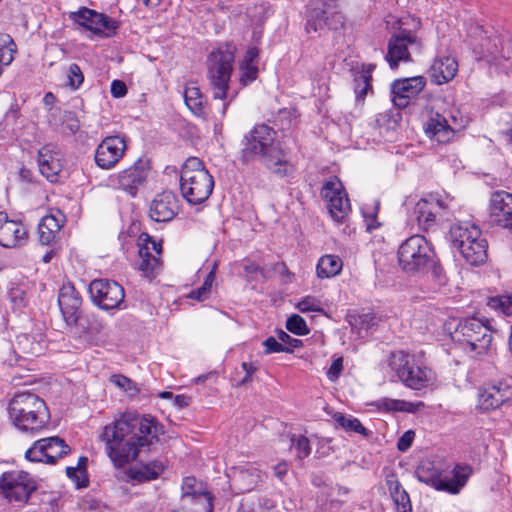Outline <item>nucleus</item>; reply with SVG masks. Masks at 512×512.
I'll return each instance as SVG.
<instances>
[{
  "label": "nucleus",
  "mask_w": 512,
  "mask_h": 512,
  "mask_svg": "<svg viewBox=\"0 0 512 512\" xmlns=\"http://www.w3.org/2000/svg\"><path fill=\"white\" fill-rule=\"evenodd\" d=\"M160 430L154 417L124 412L103 427L99 440L113 465L122 468L134 461L141 449L157 442Z\"/></svg>",
  "instance_id": "nucleus-1"
},
{
  "label": "nucleus",
  "mask_w": 512,
  "mask_h": 512,
  "mask_svg": "<svg viewBox=\"0 0 512 512\" xmlns=\"http://www.w3.org/2000/svg\"><path fill=\"white\" fill-rule=\"evenodd\" d=\"M276 136L277 132L270 126L255 125L242 140L241 159L248 162L258 157L272 174L283 178L293 173L294 166Z\"/></svg>",
  "instance_id": "nucleus-2"
},
{
  "label": "nucleus",
  "mask_w": 512,
  "mask_h": 512,
  "mask_svg": "<svg viewBox=\"0 0 512 512\" xmlns=\"http://www.w3.org/2000/svg\"><path fill=\"white\" fill-rule=\"evenodd\" d=\"M8 411L15 427L23 432L37 433L44 429L50 420L46 403L36 394L27 391L14 395Z\"/></svg>",
  "instance_id": "nucleus-3"
},
{
  "label": "nucleus",
  "mask_w": 512,
  "mask_h": 512,
  "mask_svg": "<svg viewBox=\"0 0 512 512\" xmlns=\"http://www.w3.org/2000/svg\"><path fill=\"white\" fill-rule=\"evenodd\" d=\"M236 47L224 43L212 50L206 59L207 78L213 91L214 99L227 97L229 82L234 68Z\"/></svg>",
  "instance_id": "nucleus-4"
},
{
  "label": "nucleus",
  "mask_w": 512,
  "mask_h": 512,
  "mask_svg": "<svg viewBox=\"0 0 512 512\" xmlns=\"http://www.w3.org/2000/svg\"><path fill=\"white\" fill-rule=\"evenodd\" d=\"M214 187L213 177L197 157L188 158L181 167L180 190L191 204H200L208 199Z\"/></svg>",
  "instance_id": "nucleus-5"
},
{
  "label": "nucleus",
  "mask_w": 512,
  "mask_h": 512,
  "mask_svg": "<svg viewBox=\"0 0 512 512\" xmlns=\"http://www.w3.org/2000/svg\"><path fill=\"white\" fill-rule=\"evenodd\" d=\"M435 251L432 244L422 235L407 238L398 248L400 267L410 274L428 272L434 264Z\"/></svg>",
  "instance_id": "nucleus-6"
},
{
  "label": "nucleus",
  "mask_w": 512,
  "mask_h": 512,
  "mask_svg": "<svg viewBox=\"0 0 512 512\" xmlns=\"http://www.w3.org/2000/svg\"><path fill=\"white\" fill-rule=\"evenodd\" d=\"M471 474L468 466L457 465L452 470L440 471L431 463L422 464L416 470L419 481L429 484L437 490L457 494L466 485Z\"/></svg>",
  "instance_id": "nucleus-7"
},
{
  "label": "nucleus",
  "mask_w": 512,
  "mask_h": 512,
  "mask_svg": "<svg viewBox=\"0 0 512 512\" xmlns=\"http://www.w3.org/2000/svg\"><path fill=\"white\" fill-rule=\"evenodd\" d=\"M387 367L408 388L420 390L429 382V370L415 364L414 359L403 351L392 352Z\"/></svg>",
  "instance_id": "nucleus-8"
},
{
  "label": "nucleus",
  "mask_w": 512,
  "mask_h": 512,
  "mask_svg": "<svg viewBox=\"0 0 512 512\" xmlns=\"http://www.w3.org/2000/svg\"><path fill=\"white\" fill-rule=\"evenodd\" d=\"M36 489L35 481L25 471H8L0 476V497L10 504H26Z\"/></svg>",
  "instance_id": "nucleus-9"
},
{
  "label": "nucleus",
  "mask_w": 512,
  "mask_h": 512,
  "mask_svg": "<svg viewBox=\"0 0 512 512\" xmlns=\"http://www.w3.org/2000/svg\"><path fill=\"white\" fill-rule=\"evenodd\" d=\"M450 240L464 260L473 267L480 264V228L474 224L464 222L450 228Z\"/></svg>",
  "instance_id": "nucleus-10"
},
{
  "label": "nucleus",
  "mask_w": 512,
  "mask_h": 512,
  "mask_svg": "<svg viewBox=\"0 0 512 512\" xmlns=\"http://www.w3.org/2000/svg\"><path fill=\"white\" fill-rule=\"evenodd\" d=\"M341 0H317L309 10L306 30L317 32L325 27L338 30L344 25V16L339 11Z\"/></svg>",
  "instance_id": "nucleus-11"
},
{
  "label": "nucleus",
  "mask_w": 512,
  "mask_h": 512,
  "mask_svg": "<svg viewBox=\"0 0 512 512\" xmlns=\"http://www.w3.org/2000/svg\"><path fill=\"white\" fill-rule=\"evenodd\" d=\"M422 42L410 30L402 29L393 34L388 41L386 61L392 69L398 67L400 62H410L412 53H420Z\"/></svg>",
  "instance_id": "nucleus-12"
},
{
  "label": "nucleus",
  "mask_w": 512,
  "mask_h": 512,
  "mask_svg": "<svg viewBox=\"0 0 512 512\" xmlns=\"http://www.w3.org/2000/svg\"><path fill=\"white\" fill-rule=\"evenodd\" d=\"M70 19L94 34L103 37L115 35L119 27L116 20L86 7H82L76 12H71Z\"/></svg>",
  "instance_id": "nucleus-13"
},
{
  "label": "nucleus",
  "mask_w": 512,
  "mask_h": 512,
  "mask_svg": "<svg viewBox=\"0 0 512 512\" xmlns=\"http://www.w3.org/2000/svg\"><path fill=\"white\" fill-rule=\"evenodd\" d=\"M92 301L103 310L119 308L124 302V288L115 281L95 279L89 285Z\"/></svg>",
  "instance_id": "nucleus-14"
},
{
  "label": "nucleus",
  "mask_w": 512,
  "mask_h": 512,
  "mask_svg": "<svg viewBox=\"0 0 512 512\" xmlns=\"http://www.w3.org/2000/svg\"><path fill=\"white\" fill-rule=\"evenodd\" d=\"M69 452L70 448L64 440L54 436L37 440L33 446L26 451L25 457L31 462L55 464L59 458H62Z\"/></svg>",
  "instance_id": "nucleus-15"
},
{
  "label": "nucleus",
  "mask_w": 512,
  "mask_h": 512,
  "mask_svg": "<svg viewBox=\"0 0 512 512\" xmlns=\"http://www.w3.org/2000/svg\"><path fill=\"white\" fill-rule=\"evenodd\" d=\"M321 193L327 201V208L332 218L342 221L348 215L351 207L341 181L337 177L330 178L324 183Z\"/></svg>",
  "instance_id": "nucleus-16"
},
{
  "label": "nucleus",
  "mask_w": 512,
  "mask_h": 512,
  "mask_svg": "<svg viewBox=\"0 0 512 512\" xmlns=\"http://www.w3.org/2000/svg\"><path fill=\"white\" fill-rule=\"evenodd\" d=\"M488 215L492 223L512 234V194L504 190L492 192L488 203Z\"/></svg>",
  "instance_id": "nucleus-17"
},
{
  "label": "nucleus",
  "mask_w": 512,
  "mask_h": 512,
  "mask_svg": "<svg viewBox=\"0 0 512 512\" xmlns=\"http://www.w3.org/2000/svg\"><path fill=\"white\" fill-rule=\"evenodd\" d=\"M126 149L127 144L124 137L108 136L96 148L95 163L101 169H111L123 157Z\"/></svg>",
  "instance_id": "nucleus-18"
},
{
  "label": "nucleus",
  "mask_w": 512,
  "mask_h": 512,
  "mask_svg": "<svg viewBox=\"0 0 512 512\" xmlns=\"http://www.w3.org/2000/svg\"><path fill=\"white\" fill-rule=\"evenodd\" d=\"M162 244L150 236H146L143 244L139 247L138 270L145 277L152 278L161 267Z\"/></svg>",
  "instance_id": "nucleus-19"
},
{
  "label": "nucleus",
  "mask_w": 512,
  "mask_h": 512,
  "mask_svg": "<svg viewBox=\"0 0 512 512\" xmlns=\"http://www.w3.org/2000/svg\"><path fill=\"white\" fill-rule=\"evenodd\" d=\"M147 175V162L138 159L132 166L119 172L115 179L112 178V182L116 181L119 189L135 196L138 188L146 181Z\"/></svg>",
  "instance_id": "nucleus-20"
},
{
  "label": "nucleus",
  "mask_w": 512,
  "mask_h": 512,
  "mask_svg": "<svg viewBox=\"0 0 512 512\" xmlns=\"http://www.w3.org/2000/svg\"><path fill=\"white\" fill-rule=\"evenodd\" d=\"M426 81L422 76L397 79L391 84L392 101L398 108L408 106L411 98L417 96L425 87Z\"/></svg>",
  "instance_id": "nucleus-21"
},
{
  "label": "nucleus",
  "mask_w": 512,
  "mask_h": 512,
  "mask_svg": "<svg viewBox=\"0 0 512 512\" xmlns=\"http://www.w3.org/2000/svg\"><path fill=\"white\" fill-rule=\"evenodd\" d=\"M61 157L59 148L53 144L44 145L38 151L39 171L51 183L58 181L59 173L62 171Z\"/></svg>",
  "instance_id": "nucleus-22"
},
{
  "label": "nucleus",
  "mask_w": 512,
  "mask_h": 512,
  "mask_svg": "<svg viewBox=\"0 0 512 512\" xmlns=\"http://www.w3.org/2000/svg\"><path fill=\"white\" fill-rule=\"evenodd\" d=\"M179 208V199L176 194L164 191L151 202L149 216L156 222H169L177 215Z\"/></svg>",
  "instance_id": "nucleus-23"
},
{
  "label": "nucleus",
  "mask_w": 512,
  "mask_h": 512,
  "mask_svg": "<svg viewBox=\"0 0 512 512\" xmlns=\"http://www.w3.org/2000/svg\"><path fill=\"white\" fill-rule=\"evenodd\" d=\"M512 399V384L505 380L487 382L482 389V410L499 408Z\"/></svg>",
  "instance_id": "nucleus-24"
},
{
  "label": "nucleus",
  "mask_w": 512,
  "mask_h": 512,
  "mask_svg": "<svg viewBox=\"0 0 512 512\" xmlns=\"http://www.w3.org/2000/svg\"><path fill=\"white\" fill-rule=\"evenodd\" d=\"M58 304L65 322L68 325L77 324L82 298L74 286L65 284L61 287L58 295Z\"/></svg>",
  "instance_id": "nucleus-25"
},
{
  "label": "nucleus",
  "mask_w": 512,
  "mask_h": 512,
  "mask_svg": "<svg viewBox=\"0 0 512 512\" xmlns=\"http://www.w3.org/2000/svg\"><path fill=\"white\" fill-rule=\"evenodd\" d=\"M26 240L25 226L21 222L8 219L5 213L0 212V245L14 248L23 245Z\"/></svg>",
  "instance_id": "nucleus-26"
},
{
  "label": "nucleus",
  "mask_w": 512,
  "mask_h": 512,
  "mask_svg": "<svg viewBox=\"0 0 512 512\" xmlns=\"http://www.w3.org/2000/svg\"><path fill=\"white\" fill-rule=\"evenodd\" d=\"M447 208V204L437 196L420 199L415 207L414 214L419 226L424 230L430 228L435 222L436 215Z\"/></svg>",
  "instance_id": "nucleus-27"
},
{
  "label": "nucleus",
  "mask_w": 512,
  "mask_h": 512,
  "mask_svg": "<svg viewBox=\"0 0 512 512\" xmlns=\"http://www.w3.org/2000/svg\"><path fill=\"white\" fill-rule=\"evenodd\" d=\"M458 71V62L450 56H440L434 59L428 73L436 85L451 81Z\"/></svg>",
  "instance_id": "nucleus-28"
},
{
  "label": "nucleus",
  "mask_w": 512,
  "mask_h": 512,
  "mask_svg": "<svg viewBox=\"0 0 512 512\" xmlns=\"http://www.w3.org/2000/svg\"><path fill=\"white\" fill-rule=\"evenodd\" d=\"M424 130L431 139L438 143H447L454 134L445 117L438 113L430 116L424 125Z\"/></svg>",
  "instance_id": "nucleus-29"
},
{
  "label": "nucleus",
  "mask_w": 512,
  "mask_h": 512,
  "mask_svg": "<svg viewBox=\"0 0 512 512\" xmlns=\"http://www.w3.org/2000/svg\"><path fill=\"white\" fill-rule=\"evenodd\" d=\"M64 215L49 214L44 216L38 224L39 241L43 245H49L56 238L57 233L64 223Z\"/></svg>",
  "instance_id": "nucleus-30"
},
{
  "label": "nucleus",
  "mask_w": 512,
  "mask_h": 512,
  "mask_svg": "<svg viewBox=\"0 0 512 512\" xmlns=\"http://www.w3.org/2000/svg\"><path fill=\"white\" fill-rule=\"evenodd\" d=\"M196 479L187 477L183 481L182 489L183 497L191 499L196 505H200L201 509H195L194 512H213V497L209 492H197L194 489Z\"/></svg>",
  "instance_id": "nucleus-31"
},
{
  "label": "nucleus",
  "mask_w": 512,
  "mask_h": 512,
  "mask_svg": "<svg viewBox=\"0 0 512 512\" xmlns=\"http://www.w3.org/2000/svg\"><path fill=\"white\" fill-rule=\"evenodd\" d=\"M184 100L189 110L195 116L203 118L206 116L204 96L199 87L193 83L187 84L184 90Z\"/></svg>",
  "instance_id": "nucleus-32"
},
{
  "label": "nucleus",
  "mask_w": 512,
  "mask_h": 512,
  "mask_svg": "<svg viewBox=\"0 0 512 512\" xmlns=\"http://www.w3.org/2000/svg\"><path fill=\"white\" fill-rule=\"evenodd\" d=\"M343 262L336 255H324L320 257L316 267V273L319 278L335 277L342 271Z\"/></svg>",
  "instance_id": "nucleus-33"
},
{
  "label": "nucleus",
  "mask_w": 512,
  "mask_h": 512,
  "mask_svg": "<svg viewBox=\"0 0 512 512\" xmlns=\"http://www.w3.org/2000/svg\"><path fill=\"white\" fill-rule=\"evenodd\" d=\"M375 69L374 64L363 65L360 72L355 75V87L354 91L356 94V99L358 101H363L368 93V91L372 90V72Z\"/></svg>",
  "instance_id": "nucleus-34"
},
{
  "label": "nucleus",
  "mask_w": 512,
  "mask_h": 512,
  "mask_svg": "<svg viewBox=\"0 0 512 512\" xmlns=\"http://www.w3.org/2000/svg\"><path fill=\"white\" fill-rule=\"evenodd\" d=\"M164 471V465L160 461L143 464L130 470V476L138 482H146L157 479Z\"/></svg>",
  "instance_id": "nucleus-35"
},
{
  "label": "nucleus",
  "mask_w": 512,
  "mask_h": 512,
  "mask_svg": "<svg viewBox=\"0 0 512 512\" xmlns=\"http://www.w3.org/2000/svg\"><path fill=\"white\" fill-rule=\"evenodd\" d=\"M458 329L464 337L463 340L470 346V350H476L477 343L480 341L478 336L480 331V319L476 317L467 318L463 323L459 324Z\"/></svg>",
  "instance_id": "nucleus-36"
},
{
  "label": "nucleus",
  "mask_w": 512,
  "mask_h": 512,
  "mask_svg": "<svg viewBox=\"0 0 512 512\" xmlns=\"http://www.w3.org/2000/svg\"><path fill=\"white\" fill-rule=\"evenodd\" d=\"M43 335H30L22 334L17 337V345L19 350L27 355H39L42 353L43 346Z\"/></svg>",
  "instance_id": "nucleus-37"
},
{
  "label": "nucleus",
  "mask_w": 512,
  "mask_h": 512,
  "mask_svg": "<svg viewBox=\"0 0 512 512\" xmlns=\"http://www.w3.org/2000/svg\"><path fill=\"white\" fill-rule=\"evenodd\" d=\"M418 406H423L422 402H418L416 404L404 401V400H398V399H390V398H383L377 401V407L380 410L389 412V411H399V412H409L413 413L416 411V408Z\"/></svg>",
  "instance_id": "nucleus-38"
},
{
  "label": "nucleus",
  "mask_w": 512,
  "mask_h": 512,
  "mask_svg": "<svg viewBox=\"0 0 512 512\" xmlns=\"http://www.w3.org/2000/svg\"><path fill=\"white\" fill-rule=\"evenodd\" d=\"M333 419L338 426L347 432H355L364 436L368 435L367 429L355 417H346L344 414L338 412L334 414Z\"/></svg>",
  "instance_id": "nucleus-39"
},
{
  "label": "nucleus",
  "mask_w": 512,
  "mask_h": 512,
  "mask_svg": "<svg viewBox=\"0 0 512 512\" xmlns=\"http://www.w3.org/2000/svg\"><path fill=\"white\" fill-rule=\"evenodd\" d=\"M286 329L299 336H303L309 333L306 321L298 314L290 316L286 321Z\"/></svg>",
  "instance_id": "nucleus-40"
},
{
  "label": "nucleus",
  "mask_w": 512,
  "mask_h": 512,
  "mask_svg": "<svg viewBox=\"0 0 512 512\" xmlns=\"http://www.w3.org/2000/svg\"><path fill=\"white\" fill-rule=\"evenodd\" d=\"M487 305L495 310H500L505 315H512V294L491 298Z\"/></svg>",
  "instance_id": "nucleus-41"
},
{
  "label": "nucleus",
  "mask_w": 512,
  "mask_h": 512,
  "mask_svg": "<svg viewBox=\"0 0 512 512\" xmlns=\"http://www.w3.org/2000/svg\"><path fill=\"white\" fill-rule=\"evenodd\" d=\"M67 86L71 90H77L84 81V75L79 65L70 64L67 69Z\"/></svg>",
  "instance_id": "nucleus-42"
},
{
  "label": "nucleus",
  "mask_w": 512,
  "mask_h": 512,
  "mask_svg": "<svg viewBox=\"0 0 512 512\" xmlns=\"http://www.w3.org/2000/svg\"><path fill=\"white\" fill-rule=\"evenodd\" d=\"M301 312H321L323 311L322 303L314 296L304 297L297 305Z\"/></svg>",
  "instance_id": "nucleus-43"
},
{
  "label": "nucleus",
  "mask_w": 512,
  "mask_h": 512,
  "mask_svg": "<svg viewBox=\"0 0 512 512\" xmlns=\"http://www.w3.org/2000/svg\"><path fill=\"white\" fill-rule=\"evenodd\" d=\"M240 82L243 86L248 85L252 81H254L258 74V68L256 65L251 63H241L240 65Z\"/></svg>",
  "instance_id": "nucleus-44"
},
{
  "label": "nucleus",
  "mask_w": 512,
  "mask_h": 512,
  "mask_svg": "<svg viewBox=\"0 0 512 512\" xmlns=\"http://www.w3.org/2000/svg\"><path fill=\"white\" fill-rule=\"evenodd\" d=\"M292 445L295 446L297 450V457L299 459H304L308 457L311 453V446L309 439L305 436H299L295 438L294 436L291 438Z\"/></svg>",
  "instance_id": "nucleus-45"
},
{
  "label": "nucleus",
  "mask_w": 512,
  "mask_h": 512,
  "mask_svg": "<svg viewBox=\"0 0 512 512\" xmlns=\"http://www.w3.org/2000/svg\"><path fill=\"white\" fill-rule=\"evenodd\" d=\"M263 346L265 347L264 354H271V353H291V349L287 348L285 345H283L281 342H278L274 337H268L266 340L263 341Z\"/></svg>",
  "instance_id": "nucleus-46"
},
{
  "label": "nucleus",
  "mask_w": 512,
  "mask_h": 512,
  "mask_svg": "<svg viewBox=\"0 0 512 512\" xmlns=\"http://www.w3.org/2000/svg\"><path fill=\"white\" fill-rule=\"evenodd\" d=\"M66 474L72 481L75 482L77 488H83L88 485V480L81 472L80 467H67Z\"/></svg>",
  "instance_id": "nucleus-47"
},
{
  "label": "nucleus",
  "mask_w": 512,
  "mask_h": 512,
  "mask_svg": "<svg viewBox=\"0 0 512 512\" xmlns=\"http://www.w3.org/2000/svg\"><path fill=\"white\" fill-rule=\"evenodd\" d=\"M392 499L396 506L397 512H412L410 497L406 491L393 497Z\"/></svg>",
  "instance_id": "nucleus-48"
},
{
  "label": "nucleus",
  "mask_w": 512,
  "mask_h": 512,
  "mask_svg": "<svg viewBox=\"0 0 512 512\" xmlns=\"http://www.w3.org/2000/svg\"><path fill=\"white\" fill-rule=\"evenodd\" d=\"M110 382L113 383L115 386L123 389L126 392L135 391L136 388L128 377L120 374H114L110 377Z\"/></svg>",
  "instance_id": "nucleus-49"
},
{
  "label": "nucleus",
  "mask_w": 512,
  "mask_h": 512,
  "mask_svg": "<svg viewBox=\"0 0 512 512\" xmlns=\"http://www.w3.org/2000/svg\"><path fill=\"white\" fill-rule=\"evenodd\" d=\"M241 368L244 370V377L238 382V386H245L252 382V376L258 371V366L253 362H243Z\"/></svg>",
  "instance_id": "nucleus-50"
},
{
  "label": "nucleus",
  "mask_w": 512,
  "mask_h": 512,
  "mask_svg": "<svg viewBox=\"0 0 512 512\" xmlns=\"http://www.w3.org/2000/svg\"><path fill=\"white\" fill-rule=\"evenodd\" d=\"M386 485L388 487L391 498L400 495L402 494V492L406 491L405 489H403L402 485L400 484L395 474H390L386 477Z\"/></svg>",
  "instance_id": "nucleus-51"
},
{
  "label": "nucleus",
  "mask_w": 512,
  "mask_h": 512,
  "mask_svg": "<svg viewBox=\"0 0 512 512\" xmlns=\"http://www.w3.org/2000/svg\"><path fill=\"white\" fill-rule=\"evenodd\" d=\"M343 369V358H335L327 371V377L330 381H336Z\"/></svg>",
  "instance_id": "nucleus-52"
},
{
  "label": "nucleus",
  "mask_w": 512,
  "mask_h": 512,
  "mask_svg": "<svg viewBox=\"0 0 512 512\" xmlns=\"http://www.w3.org/2000/svg\"><path fill=\"white\" fill-rule=\"evenodd\" d=\"M278 339L280 342L285 345L287 348L291 349V352L294 348H298L302 345V341L296 338H292L288 333L283 330L278 332Z\"/></svg>",
  "instance_id": "nucleus-53"
},
{
  "label": "nucleus",
  "mask_w": 512,
  "mask_h": 512,
  "mask_svg": "<svg viewBox=\"0 0 512 512\" xmlns=\"http://www.w3.org/2000/svg\"><path fill=\"white\" fill-rule=\"evenodd\" d=\"M482 327H485V329L489 333H482V347L485 345L491 353L495 351L494 345H493V333H492V327L489 324L488 321L482 320Z\"/></svg>",
  "instance_id": "nucleus-54"
},
{
  "label": "nucleus",
  "mask_w": 512,
  "mask_h": 512,
  "mask_svg": "<svg viewBox=\"0 0 512 512\" xmlns=\"http://www.w3.org/2000/svg\"><path fill=\"white\" fill-rule=\"evenodd\" d=\"M415 433L411 430L406 431L398 440L397 448L401 452L407 451L414 440Z\"/></svg>",
  "instance_id": "nucleus-55"
},
{
  "label": "nucleus",
  "mask_w": 512,
  "mask_h": 512,
  "mask_svg": "<svg viewBox=\"0 0 512 512\" xmlns=\"http://www.w3.org/2000/svg\"><path fill=\"white\" fill-rule=\"evenodd\" d=\"M110 91L113 97L121 98L127 94V87L123 81L113 80L111 83Z\"/></svg>",
  "instance_id": "nucleus-56"
},
{
  "label": "nucleus",
  "mask_w": 512,
  "mask_h": 512,
  "mask_svg": "<svg viewBox=\"0 0 512 512\" xmlns=\"http://www.w3.org/2000/svg\"><path fill=\"white\" fill-rule=\"evenodd\" d=\"M10 297L12 302L17 307L25 306V293L20 288H13L10 292Z\"/></svg>",
  "instance_id": "nucleus-57"
},
{
  "label": "nucleus",
  "mask_w": 512,
  "mask_h": 512,
  "mask_svg": "<svg viewBox=\"0 0 512 512\" xmlns=\"http://www.w3.org/2000/svg\"><path fill=\"white\" fill-rule=\"evenodd\" d=\"M428 271H431L433 278H435L440 284L445 283V275L443 269L438 264L436 257L434 258V264L429 266Z\"/></svg>",
  "instance_id": "nucleus-58"
},
{
  "label": "nucleus",
  "mask_w": 512,
  "mask_h": 512,
  "mask_svg": "<svg viewBox=\"0 0 512 512\" xmlns=\"http://www.w3.org/2000/svg\"><path fill=\"white\" fill-rule=\"evenodd\" d=\"M250 476L252 479H251V486H254L256 485L258 482H261L262 481V476L260 473H258V471L256 469H248L246 471H241V477L242 478H246ZM252 487H248L247 490H251Z\"/></svg>",
  "instance_id": "nucleus-59"
},
{
  "label": "nucleus",
  "mask_w": 512,
  "mask_h": 512,
  "mask_svg": "<svg viewBox=\"0 0 512 512\" xmlns=\"http://www.w3.org/2000/svg\"><path fill=\"white\" fill-rule=\"evenodd\" d=\"M243 268L249 279H254V275L258 272L263 273V270L255 262L247 261Z\"/></svg>",
  "instance_id": "nucleus-60"
},
{
  "label": "nucleus",
  "mask_w": 512,
  "mask_h": 512,
  "mask_svg": "<svg viewBox=\"0 0 512 512\" xmlns=\"http://www.w3.org/2000/svg\"><path fill=\"white\" fill-rule=\"evenodd\" d=\"M258 56H259V50L256 47H250L247 50L242 63L253 64V62L257 60Z\"/></svg>",
  "instance_id": "nucleus-61"
},
{
  "label": "nucleus",
  "mask_w": 512,
  "mask_h": 512,
  "mask_svg": "<svg viewBox=\"0 0 512 512\" xmlns=\"http://www.w3.org/2000/svg\"><path fill=\"white\" fill-rule=\"evenodd\" d=\"M209 293L210 292L206 290V287H200L197 290L192 291L190 297L198 301H203L208 298Z\"/></svg>",
  "instance_id": "nucleus-62"
},
{
  "label": "nucleus",
  "mask_w": 512,
  "mask_h": 512,
  "mask_svg": "<svg viewBox=\"0 0 512 512\" xmlns=\"http://www.w3.org/2000/svg\"><path fill=\"white\" fill-rule=\"evenodd\" d=\"M216 268H217V264L214 263L212 269L210 270V272L206 276L205 281H204V283L201 286V287H206V290H208L209 292L211 290L212 283H213V281L215 279Z\"/></svg>",
  "instance_id": "nucleus-63"
},
{
  "label": "nucleus",
  "mask_w": 512,
  "mask_h": 512,
  "mask_svg": "<svg viewBox=\"0 0 512 512\" xmlns=\"http://www.w3.org/2000/svg\"><path fill=\"white\" fill-rule=\"evenodd\" d=\"M274 474L279 479H283V477L287 474L288 466L286 462L278 463L274 466Z\"/></svg>",
  "instance_id": "nucleus-64"
}]
</instances>
